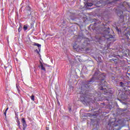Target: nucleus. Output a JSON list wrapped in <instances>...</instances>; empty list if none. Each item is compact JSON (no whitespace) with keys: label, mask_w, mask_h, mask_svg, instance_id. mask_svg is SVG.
I'll list each match as a JSON object with an SVG mask.
<instances>
[{"label":"nucleus","mask_w":130,"mask_h":130,"mask_svg":"<svg viewBox=\"0 0 130 130\" xmlns=\"http://www.w3.org/2000/svg\"><path fill=\"white\" fill-rule=\"evenodd\" d=\"M16 88H17L18 91H19V87H18V85H16Z\"/></svg>","instance_id":"21"},{"label":"nucleus","mask_w":130,"mask_h":130,"mask_svg":"<svg viewBox=\"0 0 130 130\" xmlns=\"http://www.w3.org/2000/svg\"><path fill=\"white\" fill-rule=\"evenodd\" d=\"M120 86L123 88V90L124 91H127V84L124 83L122 82H120Z\"/></svg>","instance_id":"8"},{"label":"nucleus","mask_w":130,"mask_h":130,"mask_svg":"<svg viewBox=\"0 0 130 130\" xmlns=\"http://www.w3.org/2000/svg\"><path fill=\"white\" fill-rule=\"evenodd\" d=\"M100 40H101V38H100Z\"/></svg>","instance_id":"29"},{"label":"nucleus","mask_w":130,"mask_h":130,"mask_svg":"<svg viewBox=\"0 0 130 130\" xmlns=\"http://www.w3.org/2000/svg\"><path fill=\"white\" fill-rule=\"evenodd\" d=\"M118 16H121V15H119V13H117Z\"/></svg>","instance_id":"25"},{"label":"nucleus","mask_w":130,"mask_h":130,"mask_svg":"<svg viewBox=\"0 0 130 130\" xmlns=\"http://www.w3.org/2000/svg\"><path fill=\"white\" fill-rule=\"evenodd\" d=\"M120 14H121V15H122V14H123V13L122 12V11H120Z\"/></svg>","instance_id":"23"},{"label":"nucleus","mask_w":130,"mask_h":130,"mask_svg":"<svg viewBox=\"0 0 130 130\" xmlns=\"http://www.w3.org/2000/svg\"><path fill=\"white\" fill-rule=\"evenodd\" d=\"M127 75H129V74L127 73Z\"/></svg>","instance_id":"30"},{"label":"nucleus","mask_w":130,"mask_h":130,"mask_svg":"<svg viewBox=\"0 0 130 130\" xmlns=\"http://www.w3.org/2000/svg\"><path fill=\"white\" fill-rule=\"evenodd\" d=\"M70 18L71 20H73V21L74 20H76V19H77V17H76V14L75 13H71Z\"/></svg>","instance_id":"9"},{"label":"nucleus","mask_w":130,"mask_h":130,"mask_svg":"<svg viewBox=\"0 0 130 130\" xmlns=\"http://www.w3.org/2000/svg\"><path fill=\"white\" fill-rule=\"evenodd\" d=\"M8 110H9V107H8L6 109L5 112H4V115H5V117H7V111H8Z\"/></svg>","instance_id":"16"},{"label":"nucleus","mask_w":130,"mask_h":130,"mask_svg":"<svg viewBox=\"0 0 130 130\" xmlns=\"http://www.w3.org/2000/svg\"><path fill=\"white\" fill-rule=\"evenodd\" d=\"M18 32H21L22 31V24H19V28H18Z\"/></svg>","instance_id":"13"},{"label":"nucleus","mask_w":130,"mask_h":130,"mask_svg":"<svg viewBox=\"0 0 130 130\" xmlns=\"http://www.w3.org/2000/svg\"><path fill=\"white\" fill-rule=\"evenodd\" d=\"M28 27H29V25H28V24L24 25L23 29H24V31H26V30L28 29Z\"/></svg>","instance_id":"12"},{"label":"nucleus","mask_w":130,"mask_h":130,"mask_svg":"<svg viewBox=\"0 0 130 130\" xmlns=\"http://www.w3.org/2000/svg\"><path fill=\"white\" fill-rule=\"evenodd\" d=\"M94 100H96V99H94Z\"/></svg>","instance_id":"31"},{"label":"nucleus","mask_w":130,"mask_h":130,"mask_svg":"<svg viewBox=\"0 0 130 130\" xmlns=\"http://www.w3.org/2000/svg\"><path fill=\"white\" fill-rule=\"evenodd\" d=\"M36 46H38L39 49L40 50V48H41V45L38 43Z\"/></svg>","instance_id":"18"},{"label":"nucleus","mask_w":130,"mask_h":130,"mask_svg":"<svg viewBox=\"0 0 130 130\" xmlns=\"http://www.w3.org/2000/svg\"><path fill=\"white\" fill-rule=\"evenodd\" d=\"M25 19H29V17L31 16V8L29 6H27L25 8Z\"/></svg>","instance_id":"3"},{"label":"nucleus","mask_w":130,"mask_h":130,"mask_svg":"<svg viewBox=\"0 0 130 130\" xmlns=\"http://www.w3.org/2000/svg\"><path fill=\"white\" fill-rule=\"evenodd\" d=\"M78 48L81 51H84V50H85V51H88L90 50V48H85V47H84V45H83L81 46V47H78L77 49Z\"/></svg>","instance_id":"7"},{"label":"nucleus","mask_w":130,"mask_h":130,"mask_svg":"<svg viewBox=\"0 0 130 130\" xmlns=\"http://www.w3.org/2000/svg\"><path fill=\"white\" fill-rule=\"evenodd\" d=\"M31 100L32 101H35V96L34 95H32L31 96H30Z\"/></svg>","instance_id":"15"},{"label":"nucleus","mask_w":130,"mask_h":130,"mask_svg":"<svg viewBox=\"0 0 130 130\" xmlns=\"http://www.w3.org/2000/svg\"><path fill=\"white\" fill-rule=\"evenodd\" d=\"M74 48H75V49H77V48H75V46H74Z\"/></svg>","instance_id":"28"},{"label":"nucleus","mask_w":130,"mask_h":130,"mask_svg":"<svg viewBox=\"0 0 130 130\" xmlns=\"http://www.w3.org/2000/svg\"><path fill=\"white\" fill-rule=\"evenodd\" d=\"M93 79H94L93 77H92L90 81H89L87 84H85V87H87V85H89V84H91L92 82H93Z\"/></svg>","instance_id":"11"},{"label":"nucleus","mask_w":130,"mask_h":130,"mask_svg":"<svg viewBox=\"0 0 130 130\" xmlns=\"http://www.w3.org/2000/svg\"><path fill=\"white\" fill-rule=\"evenodd\" d=\"M113 60H114V61H116L117 60V59H114Z\"/></svg>","instance_id":"24"},{"label":"nucleus","mask_w":130,"mask_h":130,"mask_svg":"<svg viewBox=\"0 0 130 130\" xmlns=\"http://www.w3.org/2000/svg\"><path fill=\"white\" fill-rule=\"evenodd\" d=\"M116 130H118V129H116Z\"/></svg>","instance_id":"32"},{"label":"nucleus","mask_w":130,"mask_h":130,"mask_svg":"<svg viewBox=\"0 0 130 130\" xmlns=\"http://www.w3.org/2000/svg\"><path fill=\"white\" fill-rule=\"evenodd\" d=\"M4 68L6 71H9V69H12V66H10L8 67L5 66Z\"/></svg>","instance_id":"14"},{"label":"nucleus","mask_w":130,"mask_h":130,"mask_svg":"<svg viewBox=\"0 0 130 130\" xmlns=\"http://www.w3.org/2000/svg\"><path fill=\"white\" fill-rule=\"evenodd\" d=\"M17 123L18 125L19 126H20V120H19V119H17Z\"/></svg>","instance_id":"19"},{"label":"nucleus","mask_w":130,"mask_h":130,"mask_svg":"<svg viewBox=\"0 0 130 130\" xmlns=\"http://www.w3.org/2000/svg\"><path fill=\"white\" fill-rule=\"evenodd\" d=\"M116 122H116V121H115L114 122L109 121V123L108 124V127H109V130L114 129V128H113L118 125V124Z\"/></svg>","instance_id":"4"},{"label":"nucleus","mask_w":130,"mask_h":130,"mask_svg":"<svg viewBox=\"0 0 130 130\" xmlns=\"http://www.w3.org/2000/svg\"><path fill=\"white\" fill-rule=\"evenodd\" d=\"M118 96L120 97V98H121V99H122V100H125V99H127V96H126V94H125V93L122 91L119 92Z\"/></svg>","instance_id":"5"},{"label":"nucleus","mask_w":130,"mask_h":130,"mask_svg":"<svg viewBox=\"0 0 130 130\" xmlns=\"http://www.w3.org/2000/svg\"><path fill=\"white\" fill-rule=\"evenodd\" d=\"M40 63H41V70L44 72H46V70L45 69V68H44V66H43V64H42V62H40Z\"/></svg>","instance_id":"10"},{"label":"nucleus","mask_w":130,"mask_h":130,"mask_svg":"<svg viewBox=\"0 0 130 130\" xmlns=\"http://www.w3.org/2000/svg\"><path fill=\"white\" fill-rule=\"evenodd\" d=\"M36 52H37V53H39V52L38 51V49H36L35 50Z\"/></svg>","instance_id":"20"},{"label":"nucleus","mask_w":130,"mask_h":130,"mask_svg":"<svg viewBox=\"0 0 130 130\" xmlns=\"http://www.w3.org/2000/svg\"><path fill=\"white\" fill-rule=\"evenodd\" d=\"M87 7H92V6H93V4H92L91 3H87Z\"/></svg>","instance_id":"17"},{"label":"nucleus","mask_w":130,"mask_h":130,"mask_svg":"<svg viewBox=\"0 0 130 130\" xmlns=\"http://www.w3.org/2000/svg\"><path fill=\"white\" fill-rule=\"evenodd\" d=\"M109 4H112V2H110Z\"/></svg>","instance_id":"27"},{"label":"nucleus","mask_w":130,"mask_h":130,"mask_svg":"<svg viewBox=\"0 0 130 130\" xmlns=\"http://www.w3.org/2000/svg\"><path fill=\"white\" fill-rule=\"evenodd\" d=\"M38 43H35V44H34V45H35V46H36V45H37Z\"/></svg>","instance_id":"22"},{"label":"nucleus","mask_w":130,"mask_h":130,"mask_svg":"<svg viewBox=\"0 0 130 130\" xmlns=\"http://www.w3.org/2000/svg\"><path fill=\"white\" fill-rule=\"evenodd\" d=\"M114 2H117V1H118V0H114Z\"/></svg>","instance_id":"26"},{"label":"nucleus","mask_w":130,"mask_h":130,"mask_svg":"<svg viewBox=\"0 0 130 130\" xmlns=\"http://www.w3.org/2000/svg\"><path fill=\"white\" fill-rule=\"evenodd\" d=\"M110 28H108L107 30H105L104 31L103 34L104 36L103 37L105 38V39H107L108 41H115V40H114V37L112 35H110V32L109 31Z\"/></svg>","instance_id":"2"},{"label":"nucleus","mask_w":130,"mask_h":130,"mask_svg":"<svg viewBox=\"0 0 130 130\" xmlns=\"http://www.w3.org/2000/svg\"><path fill=\"white\" fill-rule=\"evenodd\" d=\"M107 82L105 81L104 79L102 80V82L100 83V86L99 88V90L100 91H104V94L105 95H109L111 94H113V91H112L111 89H106V88H104L103 87H107Z\"/></svg>","instance_id":"1"},{"label":"nucleus","mask_w":130,"mask_h":130,"mask_svg":"<svg viewBox=\"0 0 130 130\" xmlns=\"http://www.w3.org/2000/svg\"><path fill=\"white\" fill-rule=\"evenodd\" d=\"M21 122L23 125V130L26 129V128L27 127V123H26V120L25 119V118H23L22 119Z\"/></svg>","instance_id":"6"}]
</instances>
